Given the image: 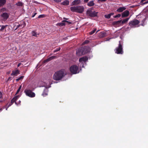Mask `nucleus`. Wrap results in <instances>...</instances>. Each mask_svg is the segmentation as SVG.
Instances as JSON below:
<instances>
[{"label": "nucleus", "instance_id": "8", "mask_svg": "<svg viewBox=\"0 0 148 148\" xmlns=\"http://www.w3.org/2000/svg\"><path fill=\"white\" fill-rule=\"evenodd\" d=\"M139 23V21L138 20L134 19L129 23V25L131 27H134L135 26L138 25Z\"/></svg>", "mask_w": 148, "mask_h": 148}, {"label": "nucleus", "instance_id": "31", "mask_svg": "<svg viewBox=\"0 0 148 148\" xmlns=\"http://www.w3.org/2000/svg\"><path fill=\"white\" fill-rule=\"evenodd\" d=\"M63 22H64L65 23H66L68 25H70L72 23V22H69L66 20H63Z\"/></svg>", "mask_w": 148, "mask_h": 148}, {"label": "nucleus", "instance_id": "18", "mask_svg": "<svg viewBox=\"0 0 148 148\" xmlns=\"http://www.w3.org/2000/svg\"><path fill=\"white\" fill-rule=\"evenodd\" d=\"M95 3L93 1H91L88 3L87 5L89 7H91L94 5Z\"/></svg>", "mask_w": 148, "mask_h": 148}, {"label": "nucleus", "instance_id": "28", "mask_svg": "<svg viewBox=\"0 0 148 148\" xmlns=\"http://www.w3.org/2000/svg\"><path fill=\"white\" fill-rule=\"evenodd\" d=\"M23 3L21 1H18L16 3L15 5L18 6H22Z\"/></svg>", "mask_w": 148, "mask_h": 148}, {"label": "nucleus", "instance_id": "23", "mask_svg": "<svg viewBox=\"0 0 148 148\" xmlns=\"http://www.w3.org/2000/svg\"><path fill=\"white\" fill-rule=\"evenodd\" d=\"M129 18H127L123 19L122 21H121V23L122 24H124L127 23L129 20Z\"/></svg>", "mask_w": 148, "mask_h": 148}, {"label": "nucleus", "instance_id": "21", "mask_svg": "<svg viewBox=\"0 0 148 148\" xmlns=\"http://www.w3.org/2000/svg\"><path fill=\"white\" fill-rule=\"evenodd\" d=\"M80 2V0H75L73 1L72 3L73 5H76L79 4Z\"/></svg>", "mask_w": 148, "mask_h": 148}, {"label": "nucleus", "instance_id": "10", "mask_svg": "<svg viewBox=\"0 0 148 148\" xmlns=\"http://www.w3.org/2000/svg\"><path fill=\"white\" fill-rule=\"evenodd\" d=\"M20 97V96L18 95L14 96L11 100V103L12 104H13L15 102V104L16 105H18V104L16 102V101Z\"/></svg>", "mask_w": 148, "mask_h": 148}, {"label": "nucleus", "instance_id": "51", "mask_svg": "<svg viewBox=\"0 0 148 148\" xmlns=\"http://www.w3.org/2000/svg\"><path fill=\"white\" fill-rule=\"evenodd\" d=\"M2 110V108H0V112Z\"/></svg>", "mask_w": 148, "mask_h": 148}, {"label": "nucleus", "instance_id": "2", "mask_svg": "<svg viewBox=\"0 0 148 148\" xmlns=\"http://www.w3.org/2000/svg\"><path fill=\"white\" fill-rule=\"evenodd\" d=\"M65 75L63 71L61 70L57 71L53 76V79L58 81L61 80Z\"/></svg>", "mask_w": 148, "mask_h": 148}, {"label": "nucleus", "instance_id": "32", "mask_svg": "<svg viewBox=\"0 0 148 148\" xmlns=\"http://www.w3.org/2000/svg\"><path fill=\"white\" fill-rule=\"evenodd\" d=\"M21 85L19 87L18 89V90H17V91L16 93V95L20 91V90L21 89Z\"/></svg>", "mask_w": 148, "mask_h": 148}, {"label": "nucleus", "instance_id": "45", "mask_svg": "<svg viewBox=\"0 0 148 148\" xmlns=\"http://www.w3.org/2000/svg\"><path fill=\"white\" fill-rule=\"evenodd\" d=\"M89 0H84V3H87Z\"/></svg>", "mask_w": 148, "mask_h": 148}, {"label": "nucleus", "instance_id": "30", "mask_svg": "<svg viewBox=\"0 0 148 148\" xmlns=\"http://www.w3.org/2000/svg\"><path fill=\"white\" fill-rule=\"evenodd\" d=\"M96 29H95L94 30H93L92 31L89 32V34L90 35H92L96 31Z\"/></svg>", "mask_w": 148, "mask_h": 148}, {"label": "nucleus", "instance_id": "1", "mask_svg": "<svg viewBox=\"0 0 148 148\" xmlns=\"http://www.w3.org/2000/svg\"><path fill=\"white\" fill-rule=\"evenodd\" d=\"M90 49L87 46H84L79 48L76 51V55L78 56L84 55L89 52Z\"/></svg>", "mask_w": 148, "mask_h": 148}, {"label": "nucleus", "instance_id": "47", "mask_svg": "<svg viewBox=\"0 0 148 148\" xmlns=\"http://www.w3.org/2000/svg\"><path fill=\"white\" fill-rule=\"evenodd\" d=\"M16 82H18L19 80H20V79L19 77L18 78L16 79Z\"/></svg>", "mask_w": 148, "mask_h": 148}, {"label": "nucleus", "instance_id": "53", "mask_svg": "<svg viewBox=\"0 0 148 148\" xmlns=\"http://www.w3.org/2000/svg\"><path fill=\"white\" fill-rule=\"evenodd\" d=\"M3 102V101L2 100H0V103Z\"/></svg>", "mask_w": 148, "mask_h": 148}, {"label": "nucleus", "instance_id": "27", "mask_svg": "<svg viewBox=\"0 0 148 148\" xmlns=\"http://www.w3.org/2000/svg\"><path fill=\"white\" fill-rule=\"evenodd\" d=\"M32 36L35 37H37V35L38 34L37 32L34 31L32 32Z\"/></svg>", "mask_w": 148, "mask_h": 148}, {"label": "nucleus", "instance_id": "20", "mask_svg": "<svg viewBox=\"0 0 148 148\" xmlns=\"http://www.w3.org/2000/svg\"><path fill=\"white\" fill-rule=\"evenodd\" d=\"M20 25H21V28H24L26 26V23L24 21L21 22Z\"/></svg>", "mask_w": 148, "mask_h": 148}, {"label": "nucleus", "instance_id": "38", "mask_svg": "<svg viewBox=\"0 0 148 148\" xmlns=\"http://www.w3.org/2000/svg\"><path fill=\"white\" fill-rule=\"evenodd\" d=\"M0 99H3V94L1 92H0Z\"/></svg>", "mask_w": 148, "mask_h": 148}, {"label": "nucleus", "instance_id": "26", "mask_svg": "<svg viewBox=\"0 0 148 148\" xmlns=\"http://www.w3.org/2000/svg\"><path fill=\"white\" fill-rule=\"evenodd\" d=\"M121 20L118 21H114L113 22V24L114 25H118L121 23Z\"/></svg>", "mask_w": 148, "mask_h": 148}, {"label": "nucleus", "instance_id": "36", "mask_svg": "<svg viewBox=\"0 0 148 148\" xmlns=\"http://www.w3.org/2000/svg\"><path fill=\"white\" fill-rule=\"evenodd\" d=\"M45 16V15L44 14H41L39 15L38 16V18H43Z\"/></svg>", "mask_w": 148, "mask_h": 148}, {"label": "nucleus", "instance_id": "52", "mask_svg": "<svg viewBox=\"0 0 148 148\" xmlns=\"http://www.w3.org/2000/svg\"><path fill=\"white\" fill-rule=\"evenodd\" d=\"M9 107H8L7 106L5 108H6V110H8V108Z\"/></svg>", "mask_w": 148, "mask_h": 148}, {"label": "nucleus", "instance_id": "56", "mask_svg": "<svg viewBox=\"0 0 148 148\" xmlns=\"http://www.w3.org/2000/svg\"><path fill=\"white\" fill-rule=\"evenodd\" d=\"M34 2L36 3H37V2L36 1H34Z\"/></svg>", "mask_w": 148, "mask_h": 148}, {"label": "nucleus", "instance_id": "13", "mask_svg": "<svg viewBox=\"0 0 148 148\" xmlns=\"http://www.w3.org/2000/svg\"><path fill=\"white\" fill-rule=\"evenodd\" d=\"M20 71L18 69L16 70H15L13 71L12 73L11 74V75L13 76H17L18 75L20 74Z\"/></svg>", "mask_w": 148, "mask_h": 148}, {"label": "nucleus", "instance_id": "11", "mask_svg": "<svg viewBox=\"0 0 148 148\" xmlns=\"http://www.w3.org/2000/svg\"><path fill=\"white\" fill-rule=\"evenodd\" d=\"M129 15V12L126 10L123 12L121 14V16L122 18L126 17L128 16Z\"/></svg>", "mask_w": 148, "mask_h": 148}, {"label": "nucleus", "instance_id": "46", "mask_svg": "<svg viewBox=\"0 0 148 148\" xmlns=\"http://www.w3.org/2000/svg\"><path fill=\"white\" fill-rule=\"evenodd\" d=\"M16 82H18L19 80H20V79L19 77L18 78L16 79Z\"/></svg>", "mask_w": 148, "mask_h": 148}, {"label": "nucleus", "instance_id": "22", "mask_svg": "<svg viewBox=\"0 0 148 148\" xmlns=\"http://www.w3.org/2000/svg\"><path fill=\"white\" fill-rule=\"evenodd\" d=\"M69 2L67 0H65L62 3V4L63 5H68L69 4Z\"/></svg>", "mask_w": 148, "mask_h": 148}, {"label": "nucleus", "instance_id": "4", "mask_svg": "<svg viewBox=\"0 0 148 148\" xmlns=\"http://www.w3.org/2000/svg\"><path fill=\"white\" fill-rule=\"evenodd\" d=\"M93 8H92L88 9L86 12L87 14L89 16L92 17L97 16L98 12H96L95 11H93Z\"/></svg>", "mask_w": 148, "mask_h": 148}, {"label": "nucleus", "instance_id": "5", "mask_svg": "<svg viewBox=\"0 0 148 148\" xmlns=\"http://www.w3.org/2000/svg\"><path fill=\"white\" fill-rule=\"evenodd\" d=\"M119 44L118 47L115 49L114 51L115 53L117 54H122L123 53L122 45L121 44L120 41H119Z\"/></svg>", "mask_w": 148, "mask_h": 148}, {"label": "nucleus", "instance_id": "40", "mask_svg": "<svg viewBox=\"0 0 148 148\" xmlns=\"http://www.w3.org/2000/svg\"><path fill=\"white\" fill-rule=\"evenodd\" d=\"M24 77V76H21L19 77V78L20 80H22L23 78Z\"/></svg>", "mask_w": 148, "mask_h": 148}, {"label": "nucleus", "instance_id": "34", "mask_svg": "<svg viewBox=\"0 0 148 148\" xmlns=\"http://www.w3.org/2000/svg\"><path fill=\"white\" fill-rule=\"evenodd\" d=\"M90 42V41L88 40H85L84 42L83 43V44H88L89 42Z\"/></svg>", "mask_w": 148, "mask_h": 148}, {"label": "nucleus", "instance_id": "14", "mask_svg": "<svg viewBox=\"0 0 148 148\" xmlns=\"http://www.w3.org/2000/svg\"><path fill=\"white\" fill-rule=\"evenodd\" d=\"M88 60V58L87 57H84L81 58H80L79 60V61L80 62H82L83 61L84 62H86Z\"/></svg>", "mask_w": 148, "mask_h": 148}, {"label": "nucleus", "instance_id": "15", "mask_svg": "<svg viewBox=\"0 0 148 148\" xmlns=\"http://www.w3.org/2000/svg\"><path fill=\"white\" fill-rule=\"evenodd\" d=\"M126 9V8L125 7H120L116 11L119 12H121L125 10Z\"/></svg>", "mask_w": 148, "mask_h": 148}, {"label": "nucleus", "instance_id": "16", "mask_svg": "<svg viewBox=\"0 0 148 148\" xmlns=\"http://www.w3.org/2000/svg\"><path fill=\"white\" fill-rule=\"evenodd\" d=\"M106 33L103 32H101L99 34V37L100 38H102L106 36Z\"/></svg>", "mask_w": 148, "mask_h": 148}, {"label": "nucleus", "instance_id": "7", "mask_svg": "<svg viewBox=\"0 0 148 148\" xmlns=\"http://www.w3.org/2000/svg\"><path fill=\"white\" fill-rule=\"evenodd\" d=\"M25 95L30 97H34L35 96V93L30 90L25 89L24 91Z\"/></svg>", "mask_w": 148, "mask_h": 148}, {"label": "nucleus", "instance_id": "37", "mask_svg": "<svg viewBox=\"0 0 148 148\" xmlns=\"http://www.w3.org/2000/svg\"><path fill=\"white\" fill-rule=\"evenodd\" d=\"M21 28V25L19 24L16 26V27L15 29V30H16L18 28Z\"/></svg>", "mask_w": 148, "mask_h": 148}, {"label": "nucleus", "instance_id": "35", "mask_svg": "<svg viewBox=\"0 0 148 148\" xmlns=\"http://www.w3.org/2000/svg\"><path fill=\"white\" fill-rule=\"evenodd\" d=\"M121 16V14H118L117 15H116V16L114 17V18H116L117 17H119Z\"/></svg>", "mask_w": 148, "mask_h": 148}, {"label": "nucleus", "instance_id": "17", "mask_svg": "<svg viewBox=\"0 0 148 148\" xmlns=\"http://www.w3.org/2000/svg\"><path fill=\"white\" fill-rule=\"evenodd\" d=\"M6 0H0V7L3 6L6 3Z\"/></svg>", "mask_w": 148, "mask_h": 148}, {"label": "nucleus", "instance_id": "3", "mask_svg": "<svg viewBox=\"0 0 148 148\" xmlns=\"http://www.w3.org/2000/svg\"><path fill=\"white\" fill-rule=\"evenodd\" d=\"M70 9L73 12H76L82 13L84 10V8L82 6H73Z\"/></svg>", "mask_w": 148, "mask_h": 148}, {"label": "nucleus", "instance_id": "39", "mask_svg": "<svg viewBox=\"0 0 148 148\" xmlns=\"http://www.w3.org/2000/svg\"><path fill=\"white\" fill-rule=\"evenodd\" d=\"M55 2H60L62 0H53Z\"/></svg>", "mask_w": 148, "mask_h": 148}, {"label": "nucleus", "instance_id": "48", "mask_svg": "<svg viewBox=\"0 0 148 148\" xmlns=\"http://www.w3.org/2000/svg\"><path fill=\"white\" fill-rule=\"evenodd\" d=\"M21 63H19L18 64V65H17V66L18 67H19L20 65H21Z\"/></svg>", "mask_w": 148, "mask_h": 148}, {"label": "nucleus", "instance_id": "29", "mask_svg": "<svg viewBox=\"0 0 148 148\" xmlns=\"http://www.w3.org/2000/svg\"><path fill=\"white\" fill-rule=\"evenodd\" d=\"M8 25H2L1 27V28L0 29V30L1 31H3V30L5 28H6Z\"/></svg>", "mask_w": 148, "mask_h": 148}, {"label": "nucleus", "instance_id": "24", "mask_svg": "<svg viewBox=\"0 0 148 148\" xmlns=\"http://www.w3.org/2000/svg\"><path fill=\"white\" fill-rule=\"evenodd\" d=\"M65 25V23L64 22H63V21H62L61 22L58 23L57 24V25H58L60 26H62Z\"/></svg>", "mask_w": 148, "mask_h": 148}, {"label": "nucleus", "instance_id": "49", "mask_svg": "<svg viewBox=\"0 0 148 148\" xmlns=\"http://www.w3.org/2000/svg\"><path fill=\"white\" fill-rule=\"evenodd\" d=\"M63 19H65V20H68V18H65V17H64L63 18Z\"/></svg>", "mask_w": 148, "mask_h": 148}, {"label": "nucleus", "instance_id": "19", "mask_svg": "<svg viewBox=\"0 0 148 148\" xmlns=\"http://www.w3.org/2000/svg\"><path fill=\"white\" fill-rule=\"evenodd\" d=\"M114 14V13H110L108 15H104V17L106 18L109 19L110 18V17L112 15H113Z\"/></svg>", "mask_w": 148, "mask_h": 148}, {"label": "nucleus", "instance_id": "25", "mask_svg": "<svg viewBox=\"0 0 148 148\" xmlns=\"http://www.w3.org/2000/svg\"><path fill=\"white\" fill-rule=\"evenodd\" d=\"M48 91L47 89L44 90L43 91V92L42 94V95L43 96H45L47 95Z\"/></svg>", "mask_w": 148, "mask_h": 148}, {"label": "nucleus", "instance_id": "6", "mask_svg": "<svg viewBox=\"0 0 148 148\" xmlns=\"http://www.w3.org/2000/svg\"><path fill=\"white\" fill-rule=\"evenodd\" d=\"M79 68L76 65H73L71 66L70 68L71 72L73 74H76L79 73Z\"/></svg>", "mask_w": 148, "mask_h": 148}, {"label": "nucleus", "instance_id": "9", "mask_svg": "<svg viewBox=\"0 0 148 148\" xmlns=\"http://www.w3.org/2000/svg\"><path fill=\"white\" fill-rule=\"evenodd\" d=\"M10 14L6 12H3L1 15V17L2 18V20L5 21L9 18Z\"/></svg>", "mask_w": 148, "mask_h": 148}, {"label": "nucleus", "instance_id": "50", "mask_svg": "<svg viewBox=\"0 0 148 148\" xmlns=\"http://www.w3.org/2000/svg\"><path fill=\"white\" fill-rule=\"evenodd\" d=\"M11 77H9L8 78V80H10L11 79Z\"/></svg>", "mask_w": 148, "mask_h": 148}, {"label": "nucleus", "instance_id": "42", "mask_svg": "<svg viewBox=\"0 0 148 148\" xmlns=\"http://www.w3.org/2000/svg\"><path fill=\"white\" fill-rule=\"evenodd\" d=\"M107 0H98V1L101 2H103L107 1Z\"/></svg>", "mask_w": 148, "mask_h": 148}, {"label": "nucleus", "instance_id": "44", "mask_svg": "<svg viewBox=\"0 0 148 148\" xmlns=\"http://www.w3.org/2000/svg\"><path fill=\"white\" fill-rule=\"evenodd\" d=\"M7 105H6L5 106L3 107V108H2V109L6 108L7 107Z\"/></svg>", "mask_w": 148, "mask_h": 148}, {"label": "nucleus", "instance_id": "33", "mask_svg": "<svg viewBox=\"0 0 148 148\" xmlns=\"http://www.w3.org/2000/svg\"><path fill=\"white\" fill-rule=\"evenodd\" d=\"M60 47H59L58 48H57L56 50H54V51H53V52L54 53H55L57 51H59V50H60Z\"/></svg>", "mask_w": 148, "mask_h": 148}, {"label": "nucleus", "instance_id": "55", "mask_svg": "<svg viewBox=\"0 0 148 148\" xmlns=\"http://www.w3.org/2000/svg\"><path fill=\"white\" fill-rule=\"evenodd\" d=\"M19 103H21V101H19Z\"/></svg>", "mask_w": 148, "mask_h": 148}, {"label": "nucleus", "instance_id": "43", "mask_svg": "<svg viewBox=\"0 0 148 148\" xmlns=\"http://www.w3.org/2000/svg\"><path fill=\"white\" fill-rule=\"evenodd\" d=\"M12 105V103H10L9 104H8V107H10V106H11Z\"/></svg>", "mask_w": 148, "mask_h": 148}, {"label": "nucleus", "instance_id": "12", "mask_svg": "<svg viewBox=\"0 0 148 148\" xmlns=\"http://www.w3.org/2000/svg\"><path fill=\"white\" fill-rule=\"evenodd\" d=\"M57 57L55 56H53L51 57H49L47 59L43 61V62L44 63L48 62H49L50 61L53 59H54L56 58Z\"/></svg>", "mask_w": 148, "mask_h": 148}, {"label": "nucleus", "instance_id": "41", "mask_svg": "<svg viewBox=\"0 0 148 148\" xmlns=\"http://www.w3.org/2000/svg\"><path fill=\"white\" fill-rule=\"evenodd\" d=\"M37 13L36 12L32 16V17H34L36 14Z\"/></svg>", "mask_w": 148, "mask_h": 148}, {"label": "nucleus", "instance_id": "54", "mask_svg": "<svg viewBox=\"0 0 148 148\" xmlns=\"http://www.w3.org/2000/svg\"><path fill=\"white\" fill-rule=\"evenodd\" d=\"M147 3V2L146 1L145 3H144V4H146Z\"/></svg>", "mask_w": 148, "mask_h": 148}]
</instances>
